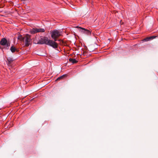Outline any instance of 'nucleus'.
<instances>
[{
	"label": "nucleus",
	"mask_w": 158,
	"mask_h": 158,
	"mask_svg": "<svg viewBox=\"0 0 158 158\" xmlns=\"http://www.w3.org/2000/svg\"><path fill=\"white\" fill-rule=\"evenodd\" d=\"M23 42L25 43V45L26 46H28L30 44L31 37L28 34H26L24 36Z\"/></svg>",
	"instance_id": "20e7f679"
},
{
	"label": "nucleus",
	"mask_w": 158,
	"mask_h": 158,
	"mask_svg": "<svg viewBox=\"0 0 158 158\" xmlns=\"http://www.w3.org/2000/svg\"><path fill=\"white\" fill-rule=\"evenodd\" d=\"M7 60L9 64H10L13 61V60L12 58L10 57H8L7 58Z\"/></svg>",
	"instance_id": "9b49d317"
},
{
	"label": "nucleus",
	"mask_w": 158,
	"mask_h": 158,
	"mask_svg": "<svg viewBox=\"0 0 158 158\" xmlns=\"http://www.w3.org/2000/svg\"><path fill=\"white\" fill-rule=\"evenodd\" d=\"M150 40V37H147V38H145V39H144V40H144L145 41H148Z\"/></svg>",
	"instance_id": "f8f14e48"
},
{
	"label": "nucleus",
	"mask_w": 158,
	"mask_h": 158,
	"mask_svg": "<svg viewBox=\"0 0 158 158\" xmlns=\"http://www.w3.org/2000/svg\"><path fill=\"white\" fill-rule=\"evenodd\" d=\"M69 61L73 64L76 63L77 62V61L74 59L70 58L69 59Z\"/></svg>",
	"instance_id": "0eeeda50"
},
{
	"label": "nucleus",
	"mask_w": 158,
	"mask_h": 158,
	"mask_svg": "<svg viewBox=\"0 0 158 158\" xmlns=\"http://www.w3.org/2000/svg\"><path fill=\"white\" fill-rule=\"evenodd\" d=\"M60 35V32L56 30H53L51 33V37L55 42L57 40V39Z\"/></svg>",
	"instance_id": "f03ea898"
},
{
	"label": "nucleus",
	"mask_w": 158,
	"mask_h": 158,
	"mask_svg": "<svg viewBox=\"0 0 158 158\" xmlns=\"http://www.w3.org/2000/svg\"><path fill=\"white\" fill-rule=\"evenodd\" d=\"M0 44L3 46H5L4 48L6 49H8L10 45V42L7 41L5 38L2 39L0 41Z\"/></svg>",
	"instance_id": "7ed1b4c3"
},
{
	"label": "nucleus",
	"mask_w": 158,
	"mask_h": 158,
	"mask_svg": "<svg viewBox=\"0 0 158 158\" xmlns=\"http://www.w3.org/2000/svg\"><path fill=\"white\" fill-rule=\"evenodd\" d=\"M66 75H63L62 76H61L60 77H58L56 80V81H59V80H62L63 79H64V77Z\"/></svg>",
	"instance_id": "1a4fd4ad"
},
{
	"label": "nucleus",
	"mask_w": 158,
	"mask_h": 158,
	"mask_svg": "<svg viewBox=\"0 0 158 158\" xmlns=\"http://www.w3.org/2000/svg\"><path fill=\"white\" fill-rule=\"evenodd\" d=\"M38 44H45L49 45L54 48H57L58 45L57 43L55 42L53 40H49L47 37H44L39 40L38 42Z\"/></svg>",
	"instance_id": "f257e3e1"
},
{
	"label": "nucleus",
	"mask_w": 158,
	"mask_h": 158,
	"mask_svg": "<svg viewBox=\"0 0 158 158\" xmlns=\"http://www.w3.org/2000/svg\"><path fill=\"white\" fill-rule=\"evenodd\" d=\"M80 28V31L82 34H84L87 35H90L91 34V32L90 31L84 28L79 27Z\"/></svg>",
	"instance_id": "423d86ee"
},
{
	"label": "nucleus",
	"mask_w": 158,
	"mask_h": 158,
	"mask_svg": "<svg viewBox=\"0 0 158 158\" xmlns=\"http://www.w3.org/2000/svg\"><path fill=\"white\" fill-rule=\"evenodd\" d=\"M45 31V30L43 28H34L31 29L30 32L32 34H34L38 32H43Z\"/></svg>",
	"instance_id": "39448f33"
},
{
	"label": "nucleus",
	"mask_w": 158,
	"mask_h": 158,
	"mask_svg": "<svg viewBox=\"0 0 158 158\" xmlns=\"http://www.w3.org/2000/svg\"><path fill=\"white\" fill-rule=\"evenodd\" d=\"M24 36L23 37L22 35H19L18 37V39L21 41H23L24 40Z\"/></svg>",
	"instance_id": "9d476101"
},
{
	"label": "nucleus",
	"mask_w": 158,
	"mask_h": 158,
	"mask_svg": "<svg viewBox=\"0 0 158 158\" xmlns=\"http://www.w3.org/2000/svg\"><path fill=\"white\" fill-rule=\"evenodd\" d=\"M10 50L12 52H14L15 51H17V49L12 46L10 48Z\"/></svg>",
	"instance_id": "6e6552de"
},
{
	"label": "nucleus",
	"mask_w": 158,
	"mask_h": 158,
	"mask_svg": "<svg viewBox=\"0 0 158 158\" xmlns=\"http://www.w3.org/2000/svg\"><path fill=\"white\" fill-rule=\"evenodd\" d=\"M156 37V36H152L150 37V40L154 39Z\"/></svg>",
	"instance_id": "ddd939ff"
}]
</instances>
